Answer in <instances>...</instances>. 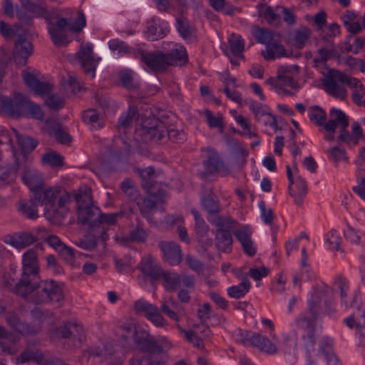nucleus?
Here are the masks:
<instances>
[{
    "instance_id": "6",
    "label": "nucleus",
    "mask_w": 365,
    "mask_h": 365,
    "mask_svg": "<svg viewBox=\"0 0 365 365\" xmlns=\"http://www.w3.org/2000/svg\"><path fill=\"white\" fill-rule=\"evenodd\" d=\"M296 324L299 329L303 331L302 339L303 346L307 351L308 364L307 365H315L314 362L310 359V354L314 351L315 345L318 339V334L316 329V323L313 320L304 314H299L295 319Z\"/></svg>"
},
{
    "instance_id": "48",
    "label": "nucleus",
    "mask_w": 365,
    "mask_h": 365,
    "mask_svg": "<svg viewBox=\"0 0 365 365\" xmlns=\"http://www.w3.org/2000/svg\"><path fill=\"white\" fill-rule=\"evenodd\" d=\"M161 279H163L164 286L166 289L171 291L178 289L181 284V277L174 272H165L163 270Z\"/></svg>"
},
{
    "instance_id": "38",
    "label": "nucleus",
    "mask_w": 365,
    "mask_h": 365,
    "mask_svg": "<svg viewBox=\"0 0 365 365\" xmlns=\"http://www.w3.org/2000/svg\"><path fill=\"white\" fill-rule=\"evenodd\" d=\"M252 346H255L261 351H264L268 354H274L277 353V346L266 336L257 334L254 338Z\"/></svg>"
},
{
    "instance_id": "44",
    "label": "nucleus",
    "mask_w": 365,
    "mask_h": 365,
    "mask_svg": "<svg viewBox=\"0 0 365 365\" xmlns=\"http://www.w3.org/2000/svg\"><path fill=\"white\" fill-rule=\"evenodd\" d=\"M176 28L180 35L187 41H192L194 38L193 31L189 24V21L183 17L176 19Z\"/></svg>"
},
{
    "instance_id": "15",
    "label": "nucleus",
    "mask_w": 365,
    "mask_h": 365,
    "mask_svg": "<svg viewBox=\"0 0 365 365\" xmlns=\"http://www.w3.org/2000/svg\"><path fill=\"white\" fill-rule=\"evenodd\" d=\"M63 192H67L62 187H46L44 185L38 189L34 194V200L35 202L46 207L58 201L62 197Z\"/></svg>"
},
{
    "instance_id": "61",
    "label": "nucleus",
    "mask_w": 365,
    "mask_h": 365,
    "mask_svg": "<svg viewBox=\"0 0 365 365\" xmlns=\"http://www.w3.org/2000/svg\"><path fill=\"white\" fill-rule=\"evenodd\" d=\"M137 114V109L135 107H130L127 113L120 117L118 122V126L119 129L125 130L128 128L133 120Z\"/></svg>"
},
{
    "instance_id": "35",
    "label": "nucleus",
    "mask_w": 365,
    "mask_h": 365,
    "mask_svg": "<svg viewBox=\"0 0 365 365\" xmlns=\"http://www.w3.org/2000/svg\"><path fill=\"white\" fill-rule=\"evenodd\" d=\"M222 166L218 154L213 149L207 148V175L219 173Z\"/></svg>"
},
{
    "instance_id": "52",
    "label": "nucleus",
    "mask_w": 365,
    "mask_h": 365,
    "mask_svg": "<svg viewBox=\"0 0 365 365\" xmlns=\"http://www.w3.org/2000/svg\"><path fill=\"white\" fill-rule=\"evenodd\" d=\"M312 31L308 27L297 29L294 33V45L298 48H302L309 39Z\"/></svg>"
},
{
    "instance_id": "55",
    "label": "nucleus",
    "mask_w": 365,
    "mask_h": 365,
    "mask_svg": "<svg viewBox=\"0 0 365 365\" xmlns=\"http://www.w3.org/2000/svg\"><path fill=\"white\" fill-rule=\"evenodd\" d=\"M253 36L259 43L266 45V49L269 43H272L275 41L272 31L261 28L255 29Z\"/></svg>"
},
{
    "instance_id": "2",
    "label": "nucleus",
    "mask_w": 365,
    "mask_h": 365,
    "mask_svg": "<svg viewBox=\"0 0 365 365\" xmlns=\"http://www.w3.org/2000/svg\"><path fill=\"white\" fill-rule=\"evenodd\" d=\"M0 108L6 115L14 118L31 116L38 120L43 118L41 107L20 93H16L13 98L1 96Z\"/></svg>"
},
{
    "instance_id": "16",
    "label": "nucleus",
    "mask_w": 365,
    "mask_h": 365,
    "mask_svg": "<svg viewBox=\"0 0 365 365\" xmlns=\"http://www.w3.org/2000/svg\"><path fill=\"white\" fill-rule=\"evenodd\" d=\"M33 44L24 35H19L14 49V61L18 66L26 64L27 59L33 53Z\"/></svg>"
},
{
    "instance_id": "40",
    "label": "nucleus",
    "mask_w": 365,
    "mask_h": 365,
    "mask_svg": "<svg viewBox=\"0 0 365 365\" xmlns=\"http://www.w3.org/2000/svg\"><path fill=\"white\" fill-rule=\"evenodd\" d=\"M249 108L254 115L255 120L257 123H260L266 115L271 111V109L265 104H262L252 99L249 101Z\"/></svg>"
},
{
    "instance_id": "20",
    "label": "nucleus",
    "mask_w": 365,
    "mask_h": 365,
    "mask_svg": "<svg viewBox=\"0 0 365 365\" xmlns=\"http://www.w3.org/2000/svg\"><path fill=\"white\" fill-rule=\"evenodd\" d=\"M160 247L170 265L179 264L182 261V250L177 242L162 241L160 242Z\"/></svg>"
},
{
    "instance_id": "24",
    "label": "nucleus",
    "mask_w": 365,
    "mask_h": 365,
    "mask_svg": "<svg viewBox=\"0 0 365 365\" xmlns=\"http://www.w3.org/2000/svg\"><path fill=\"white\" fill-rule=\"evenodd\" d=\"M299 68L297 65L281 66L277 70V78L283 85L297 89V83L295 78L299 75Z\"/></svg>"
},
{
    "instance_id": "45",
    "label": "nucleus",
    "mask_w": 365,
    "mask_h": 365,
    "mask_svg": "<svg viewBox=\"0 0 365 365\" xmlns=\"http://www.w3.org/2000/svg\"><path fill=\"white\" fill-rule=\"evenodd\" d=\"M308 115L311 122L314 124L324 127L326 123L327 113L324 109L319 106H312L308 110Z\"/></svg>"
},
{
    "instance_id": "32",
    "label": "nucleus",
    "mask_w": 365,
    "mask_h": 365,
    "mask_svg": "<svg viewBox=\"0 0 365 365\" xmlns=\"http://www.w3.org/2000/svg\"><path fill=\"white\" fill-rule=\"evenodd\" d=\"M22 180L34 193L43 186L41 174L36 170H27L22 175Z\"/></svg>"
},
{
    "instance_id": "56",
    "label": "nucleus",
    "mask_w": 365,
    "mask_h": 365,
    "mask_svg": "<svg viewBox=\"0 0 365 365\" xmlns=\"http://www.w3.org/2000/svg\"><path fill=\"white\" fill-rule=\"evenodd\" d=\"M256 334L257 333L238 329L235 331L234 336L236 341L238 343L245 346H252Z\"/></svg>"
},
{
    "instance_id": "53",
    "label": "nucleus",
    "mask_w": 365,
    "mask_h": 365,
    "mask_svg": "<svg viewBox=\"0 0 365 365\" xmlns=\"http://www.w3.org/2000/svg\"><path fill=\"white\" fill-rule=\"evenodd\" d=\"M145 35L151 41H156L163 38L165 36V32L163 28H158L154 20L147 23Z\"/></svg>"
},
{
    "instance_id": "47",
    "label": "nucleus",
    "mask_w": 365,
    "mask_h": 365,
    "mask_svg": "<svg viewBox=\"0 0 365 365\" xmlns=\"http://www.w3.org/2000/svg\"><path fill=\"white\" fill-rule=\"evenodd\" d=\"M344 237L347 241L352 244L365 245V232L350 226L344 231Z\"/></svg>"
},
{
    "instance_id": "10",
    "label": "nucleus",
    "mask_w": 365,
    "mask_h": 365,
    "mask_svg": "<svg viewBox=\"0 0 365 365\" xmlns=\"http://www.w3.org/2000/svg\"><path fill=\"white\" fill-rule=\"evenodd\" d=\"M58 336L67 339L71 346L79 347L86 339L85 331L81 324L74 322H66L56 329Z\"/></svg>"
},
{
    "instance_id": "50",
    "label": "nucleus",
    "mask_w": 365,
    "mask_h": 365,
    "mask_svg": "<svg viewBox=\"0 0 365 365\" xmlns=\"http://www.w3.org/2000/svg\"><path fill=\"white\" fill-rule=\"evenodd\" d=\"M137 225L135 228L130 231L128 239L131 242H143L148 238V233L143 227V223L136 219Z\"/></svg>"
},
{
    "instance_id": "18",
    "label": "nucleus",
    "mask_w": 365,
    "mask_h": 365,
    "mask_svg": "<svg viewBox=\"0 0 365 365\" xmlns=\"http://www.w3.org/2000/svg\"><path fill=\"white\" fill-rule=\"evenodd\" d=\"M252 229L249 225H243L233 231V234L240 242L243 251L250 257L254 256L257 252L252 240Z\"/></svg>"
},
{
    "instance_id": "31",
    "label": "nucleus",
    "mask_w": 365,
    "mask_h": 365,
    "mask_svg": "<svg viewBox=\"0 0 365 365\" xmlns=\"http://www.w3.org/2000/svg\"><path fill=\"white\" fill-rule=\"evenodd\" d=\"M82 120L91 126V130H98L104 126L103 118L93 108H89L82 113Z\"/></svg>"
},
{
    "instance_id": "60",
    "label": "nucleus",
    "mask_w": 365,
    "mask_h": 365,
    "mask_svg": "<svg viewBox=\"0 0 365 365\" xmlns=\"http://www.w3.org/2000/svg\"><path fill=\"white\" fill-rule=\"evenodd\" d=\"M40 240L48 243L56 252L65 245L58 236L48 234L46 230L45 232L41 233Z\"/></svg>"
},
{
    "instance_id": "49",
    "label": "nucleus",
    "mask_w": 365,
    "mask_h": 365,
    "mask_svg": "<svg viewBox=\"0 0 365 365\" xmlns=\"http://www.w3.org/2000/svg\"><path fill=\"white\" fill-rule=\"evenodd\" d=\"M98 239H101L98 232L96 230L94 232H89V234L76 242V245L86 250H92L96 248Z\"/></svg>"
},
{
    "instance_id": "62",
    "label": "nucleus",
    "mask_w": 365,
    "mask_h": 365,
    "mask_svg": "<svg viewBox=\"0 0 365 365\" xmlns=\"http://www.w3.org/2000/svg\"><path fill=\"white\" fill-rule=\"evenodd\" d=\"M109 48L113 51H117L120 56H123L132 51V48L119 39H112L108 42Z\"/></svg>"
},
{
    "instance_id": "43",
    "label": "nucleus",
    "mask_w": 365,
    "mask_h": 365,
    "mask_svg": "<svg viewBox=\"0 0 365 365\" xmlns=\"http://www.w3.org/2000/svg\"><path fill=\"white\" fill-rule=\"evenodd\" d=\"M230 50L235 57L244 58V41L240 35L232 34L228 38Z\"/></svg>"
},
{
    "instance_id": "27",
    "label": "nucleus",
    "mask_w": 365,
    "mask_h": 365,
    "mask_svg": "<svg viewBox=\"0 0 365 365\" xmlns=\"http://www.w3.org/2000/svg\"><path fill=\"white\" fill-rule=\"evenodd\" d=\"M289 193L294 198L297 205H302L303 198L307 192V183L305 179L300 175L295 178V185L288 186Z\"/></svg>"
},
{
    "instance_id": "21",
    "label": "nucleus",
    "mask_w": 365,
    "mask_h": 365,
    "mask_svg": "<svg viewBox=\"0 0 365 365\" xmlns=\"http://www.w3.org/2000/svg\"><path fill=\"white\" fill-rule=\"evenodd\" d=\"M46 125L49 136L54 138L58 143L67 145L71 142L72 137L58 120L48 118L46 120Z\"/></svg>"
},
{
    "instance_id": "54",
    "label": "nucleus",
    "mask_w": 365,
    "mask_h": 365,
    "mask_svg": "<svg viewBox=\"0 0 365 365\" xmlns=\"http://www.w3.org/2000/svg\"><path fill=\"white\" fill-rule=\"evenodd\" d=\"M180 331L184 334V336L187 341L192 344V345L197 349H202L204 347L203 339L199 336L197 330H185L182 328H179Z\"/></svg>"
},
{
    "instance_id": "8",
    "label": "nucleus",
    "mask_w": 365,
    "mask_h": 365,
    "mask_svg": "<svg viewBox=\"0 0 365 365\" xmlns=\"http://www.w3.org/2000/svg\"><path fill=\"white\" fill-rule=\"evenodd\" d=\"M133 56L145 63L153 72L164 71L168 68L165 53L143 49L140 46L133 50Z\"/></svg>"
},
{
    "instance_id": "41",
    "label": "nucleus",
    "mask_w": 365,
    "mask_h": 365,
    "mask_svg": "<svg viewBox=\"0 0 365 365\" xmlns=\"http://www.w3.org/2000/svg\"><path fill=\"white\" fill-rule=\"evenodd\" d=\"M258 13L259 16L264 18L269 24L277 26L280 23V16L269 6H267L264 4L258 6Z\"/></svg>"
},
{
    "instance_id": "25",
    "label": "nucleus",
    "mask_w": 365,
    "mask_h": 365,
    "mask_svg": "<svg viewBox=\"0 0 365 365\" xmlns=\"http://www.w3.org/2000/svg\"><path fill=\"white\" fill-rule=\"evenodd\" d=\"M330 119L324 124V129L329 133H335L337 126L340 129L346 128L349 121L346 114L341 110L331 108L329 111Z\"/></svg>"
},
{
    "instance_id": "37",
    "label": "nucleus",
    "mask_w": 365,
    "mask_h": 365,
    "mask_svg": "<svg viewBox=\"0 0 365 365\" xmlns=\"http://www.w3.org/2000/svg\"><path fill=\"white\" fill-rule=\"evenodd\" d=\"M232 243L233 239L231 232L215 234V245L219 251L224 252H231Z\"/></svg>"
},
{
    "instance_id": "46",
    "label": "nucleus",
    "mask_w": 365,
    "mask_h": 365,
    "mask_svg": "<svg viewBox=\"0 0 365 365\" xmlns=\"http://www.w3.org/2000/svg\"><path fill=\"white\" fill-rule=\"evenodd\" d=\"M191 213L192 214L195 219V231L196 234V237L200 243L202 245L204 244V237L205 235V223L202 217L200 212L195 209L192 208L191 210Z\"/></svg>"
},
{
    "instance_id": "11",
    "label": "nucleus",
    "mask_w": 365,
    "mask_h": 365,
    "mask_svg": "<svg viewBox=\"0 0 365 365\" xmlns=\"http://www.w3.org/2000/svg\"><path fill=\"white\" fill-rule=\"evenodd\" d=\"M63 196L54 203L45 207V217L53 224H61L68 212L67 204L70 202L71 197L68 192H63Z\"/></svg>"
},
{
    "instance_id": "17",
    "label": "nucleus",
    "mask_w": 365,
    "mask_h": 365,
    "mask_svg": "<svg viewBox=\"0 0 365 365\" xmlns=\"http://www.w3.org/2000/svg\"><path fill=\"white\" fill-rule=\"evenodd\" d=\"M137 268L145 277L149 278L152 282L161 279L163 274V269L160 265L150 255L143 257L138 264Z\"/></svg>"
},
{
    "instance_id": "28",
    "label": "nucleus",
    "mask_w": 365,
    "mask_h": 365,
    "mask_svg": "<svg viewBox=\"0 0 365 365\" xmlns=\"http://www.w3.org/2000/svg\"><path fill=\"white\" fill-rule=\"evenodd\" d=\"M21 5L27 11L33 14L35 16L44 18L48 24H51L53 13L47 10L44 4L34 3L31 0Z\"/></svg>"
},
{
    "instance_id": "39",
    "label": "nucleus",
    "mask_w": 365,
    "mask_h": 365,
    "mask_svg": "<svg viewBox=\"0 0 365 365\" xmlns=\"http://www.w3.org/2000/svg\"><path fill=\"white\" fill-rule=\"evenodd\" d=\"M251 288V283L247 278H243L238 285L230 287L227 294L235 299H240L246 295Z\"/></svg>"
},
{
    "instance_id": "42",
    "label": "nucleus",
    "mask_w": 365,
    "mask_h": 365,
    "mask_svg": "<svg viewBox=\"0 0 365 365\" xmlns=\"http://www.w3.org/2000/svg\"><path fill=\"white\" fill-rule=\"evenodd\" d=\"M267 53H263L264 58L267 61H271L275 58L287 56L285 48L275 40L272 43H269L266 49Z\"/></svg>"
},
{
    "instance_id": "7",
    "label": "nucleus",
    "mask_w": 365,
    "mask_h": 365,
    "mask_svg": "<svg viewBox=\"0 0 365 365\" xmlns=\"http://www.w3.org/2000/svg\"><path fill=\"white\" fill-rule=\"evenodd\" d=\"M12 130L20 148V150H17L13 146L11 147L16 168L19 170L24 166L28 155L36 148L38 141L29 135L20 134L15 128H12Z\"/></svg>"
},
{
    "instance_id": "29",
    "label": "nucleus",
    "mask_w": 365,
    "mask_h": 365,
    "mask_svg": "<svg viewBox=\"0 0 365 365\" xmlns=\"http://www.w3.org/2000/svg\"><path fill=\"white\" fill-rule=\"evenodd\" d=\"M168 67L170 66H182L187 62V54L184 47L173 48L165 53Z\"/></svg>"
},
{
    "instance_id": "36",
    "label": "nucleus",
    "mask_w": 365,
    "mask_h": 365,
    "mask_svg": "<svg viewBox=\"0 0 365 365\" xmlns=\"http://www.w3.org/2000/svg\"><path fill=\"white\" fill-rule=\"evenodd\" d=\"M143 188L146 190L148 194L155 198V200L161 202H164L167 200L168 195L162 185L156 182H153L150 184L145 182Z\"/></svg>"
},
{
    "instance_id": "9",
    "label": "nucleus",
    "mask_w": 365,
    "mask_h": 365,
    "mask_svg": "<svg viewBox=\"0 0 365 365\" xmlns=\"http://www.w3.org/2000/svg\"><path fill=\"white\" fill-rule=\"evenodd\" d=\"M346 81V75L344 73L332 70L323 80L324 91L331 96L344 101L347 98V91L340 83Z\"/></svg>"
},
{
    "instance_id": "12",
    "label": "nucleus",
    "mask_w": 365,
    "mask_h": 365,
    "mask_svg": "<svg viewBox=\"0 0 365 365\" xmlns=\"http://www.w3.org/2000/svg\"><path fill=\"white\" fill-rule=\"evenodd\" d=\"M4 318L11 327L23 335H35L41 329L39 324H34V322L27 324L24 322L14 311L6 312Z\"/></svg>"
},
{
    "instance_id": "59",
    "label": "nucleus",
    "mask_w": 365,
    "mask_h": 365,
    "mask_svg": "<svg viewBox=\"0 0 365 365\" xmlns=\"http://www.w3.org/2000/svg\"><path fill=\"white\" fill-rule=\"evenodd\" d=\"M329 158L334 163H337L339 161L344 160L348 162L349 158L346 155V150L339 146H333L327 150Z\"/></svg>"
},
{
    "instance_id": "1",
    "label": "nucleus",
    "mask_w": 365,
    "mask_h": 365,
    "mask_svg": "<svg viewBox=\"0 0 365 365\" xmlns=\"http://www.w3.org/2000/svg\"><path fill=\"white\" fill-rule=\"evenodd\" d=\"M39 267L37 255L29 250L23 255V267L21 279L14 285L4 278V284L13 293L26 299L33 294L32 302L38 304L53 303L56 307L63 305L64 296L60 285L53 279L39 280Z\"/></svg>"
},
{
    "instance_id": "4",
    "label": "nucleus",
    "mask_w": 365,
    "mask_h": 365,
    "mask_svg": "<svg viewBox=\"0 0 365 365\" xmlns=\"http://www.w3.org/2000/svg\"><path fill=\"white\" fill-rule=\"evenodd\" d=\"M77 202V223L85 225H88V231L94 232L96 230V219L98 218L100 209L92 204V198L86 193L75 195Z\"/></svg>"
},
{
    "instance_id": "64",
    "label": "nucleus",
    "mask_w": 365,
    "mask_h": 365,
    "mask_svg": "<svg viewBox=\"0 0 365 365\" xmlns=\"http://www.w3.org/2000/svg\"><path fill=\"white\" fill-rule=\"evenodd\" d=\"M220 211V203L218 197L210 193L207 196V216L218 215Z\"/></svg>"
},
{
    "instance_id": "58",
    "label": "nucleus",
    "mask_w": 365,
    "mask_h": 365,
    "mask_svg": "<svg viewBox=\"0 0 365 365\" xmlns=\"http://www.w3.org/2000/svg\"><path fill=\"white\" fill-rule=\"evenodd\" d=\"M42 163L51 167L61 168L64 165L63 158L56 152L46 153L42 155Z\"/></svg>"
},
{
    "instance_id": "34",
    "label": "nucleus",
    "mask_w": 365,
    "mask_h": 365,
    "mask_svg": "<svg viewBox=\"0 0 365 365\" xmlns=\"http://www.w3.org/2000/svg\"><path fill=\"white\" fill-rule=\"evenodd\" d=\"M119 329L122 331L121 339L127 341L130 339H133L135 342L138 337L139 334L143 332L144 329L137 326L133 322H126L119 324Z\"/></svg>"
},
{
    "instance_id": "19",
    "label": "nucleus",
    "mask_w": 365,
    "mask_h": 365,
    "mask_svg": "<svg viewBox=\"0 0 365 365\" xmlns=\"http://www.w3.org/2000/svg\"><path fill=\"white\" fill-rule=\"evenodd\" d=\"M90 355L101 357V361L108 365H120L122 363V357L112 344H106L103 349L92 348L90 350Z\"/></svg>"
},
{
    "instance_id": "14",
    "label": "nucleus",
    "mask_w": 365,
    "mask_h": 365,
    "mask_svg": "<svg viewBox=\"0 0 365 365\" xmlns=\"http://www.w3.org/2000/svg\"><path fill=\"white\" fill-rule=\"evenodd\" d=\"M123 215V212L106 214L101 212V210L99 211L98 217L96 219L94 223H96V231L99 234L101 240L103 244L108 238V227L115 225Z\"/></svg>"
},
{
    "instance_id": "22",
    "label": "nucleus",
    "mask_w": 365,
    "mask_h": 365,
    "mask_svg": "<svg viewBox=\"0 0 365 365\" xmlns=\"http://www.w3.org/2000/svg\"><path fill=\"white\" fill-rule=\"evenodd\" d=\"M207 220L215 228L213 233H222L233 232L237 222L229 215H211L207 216Z\"/></svg>"
},
{
    "instance_id": "30",
    "label": "nucleus",
    "mask_w": 365,
    "mask_h": 365,
    "mask_svg": "<svg viewBox=\"0 0 365 365\" xmlns=\"http://www.w3.org/2000/svg\"><path fill=\"white\" fill-rule=\"evenodd\" d=\"M16 341L15 335L9 331L4 326L0 325V346L2 351L10 354L15 353Z\"/></svg>"
},
{
    "instance_id": "23",
    "label": "nucleus",
    "mask_w": 365,
    "mask_h": 365,
    "mask_svg": "<svg viewBox=\"0 0 365 365\" xmlns=\"http://www.w3.org/2000/svg\"><path fill=\"white\" fill-rule=\"evenodd\" d=\"M22 75L26 85L33 91L36 95L40 96L47 95L53 90L52 84L38 81V78L30 72L24 71Z\"/></svg>"
},
{
    "instance_id": "33",
    "label": "nucleus",
    "mask_w": 365,
    "mask_h": 365,
    "mask_svg": "<svg viewBox=\"0 0 365 365\" xmlns=\"http://www.w3.org/2000/svg\"><path fill=\"white\" fill-rule=\"evenodd\" d=\"M328 291V289H322L319 292H316L312 296V299L308 302V312L311 315L309 319L313 320V322H316V320L320 314V304L322 302V297Z\"/></svg>"
},
{
    "instance_id": "3",
    "label": "nucleus",
    "mask_w": 365,
    "mask_h": 365,
    "mask_svg": "<svg viewBox=\"0 0 365 365\" xmlns=\"http://www.w3.org/2000/svg\"><path fill=\"white\" fill-rule=\"evenodd\" d=\"M139 335L134 344L140 352L147 354L148 359H154L155 355L165 353L173 347L172 342L166 337L157 339L145 329Z\"/></svg>"
},
{
    "instance_id": "57",
    "label": "nucleus",
    "mask_w": 365,
    "mask_h": 365,
    "mask_svg": "<svg viewBox=\"0 0 365 365\" xmlns=\"http://www.w3.org/2000/svg\"><path fill=\"white\" fill-rule=\"evenodd\" d=\"M63 29L49 27L48 33L53 43L57 46H66L68 41L66 40V35Z\"/></svg>"
},
{
    "instance_id": "5",
    "label": "nucleus",
    "mask_w": 365,
    "mask_h": 365,
    "mask_svg": "<svg viewBox=\"0 0 365 365\" xmlns=\"http://www.w3.org/2000/svg\"><path fill=\"white\" fill-rule=\"evenodd\" d=\"M166 125L165 123L158 118H147L142 121L140 128L137 130V133L142 137V140L145 143L166 142Z\"/></svg>"
},
{
    "instance_id": "13",
    "label": "nucleus",
    "mask_w": 365,
    "mask_h": 365,
    "mask_svg": "<svg viewBox=\"0 0 365 365\" xmlns=\"http://www.w3.org/2000/svg\"><path fill=\"white\" fill-rule=\"evenodd\" d=\"M76 56L86 74L93 78L98 62L94 59L93 46L90 43H82Z\"/></svg>"
},
{
    "instance_id": "63",
    "label": "nucleus",
    "mask_w": 365,
    "mask_h": 365,
    "mask_svg": "<svg viewBox=\"0 0 365 365\" xmlns=\"http://www.w3.org/2000/svg\"><path fill=\"white\" fill-rule=\"evenodd\" d=\"M326 241L331 248L336 250L342 255L344 254V250L341 247V238L336 230H333L328 232L327 235Z\"/></svg>"
},
{
    "instance_id": "51",
    "label": "nucleus",
    "mask_w": 365,
    "mask_h": 365,
    "mask_svg": "<svg viewBox=\"0 0 365 365\" xmlns=\"http://www.w3.org/2000/svg\"><path fill=\"white\" fill-rule=\"evenodd\" d=\"M207 123L210 128L217 129L220 133H222L225 130V122L223 115L221 113L213 115L212 113L207 110Z\"/></svg>"
},
{
    "instance_id": "26",
    "label": "nucleus",
    "mask_w": 365,
    "mask_h": 365,
    "mask_svg": "<svg viewBox=\"0 0 365 365\" xmlns=\"http://www.w3.org/2000/svg\"><path fill=\"white\" fill-rule=\"evenodd\" d=\"M36 232L37 235H34L30 232H21L14 235L11 238V245L18 249H22L30 246L35 242L40 240L41 233L45 232L46 228L41 227H38L36 229Z\"/></svg>"
}]
</instances>
